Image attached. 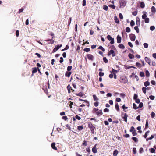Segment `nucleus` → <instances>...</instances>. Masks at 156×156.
<instances>
[{"label": "nucleus", "mask_w": 156, "mask_h": 156, "mask_svg": "<svg viewBox=\"0 0 156 156\" xmlns=\"http://www.w3.org/2000/svg\"><path fill=\"white\" fill-rule=\"evenodd\" d=\"M143 13L144 14L142 16V18L145 20L144 21L146 23H148L149 22V19L148 18H147V12L145 11H143Z\"/></svg>", "instance_id": "nucleus-1"}, {"label": "nucleus", "mask_w": 156, "mask_h": 156, "mask_svg": "<svg viewBox=\"0 0 156 156\" xmlns=\"http://www.w3.org/2000/svg\"><path fill=\"white\" fill-rule=\"evenodd\" d=\"M88 127L90 129L91 133L92 134L94 133V131L95 127L93 125L91 122H88Z\"/></svg>", "instance_id": "nucleus-2"}, {"label": "nucleus", "mask_w": 156, "mask_h": 156, "mask_svg": "<svg viewBox=\"0 0 156 156\" xmlns=\"http://www.w3.org/2000/svg\"><path fill=\"white\" fill-rule=\"evenodd\" d=\"M120 7L121 8L124 7L126 4V2L125 0H121L119 1Z\"/></svg>", "instance_id": "nucleus-3"}, {"label": "nucleus", "mask_w": 156, "mask_h": 156, "mask_svg": "<svg viewBox=\"0 0 156 156\" xmlns=\"http://www.w3.org/2000/svg\"><path fill=\"white\" fill-rule=\"evenodd\" d=\"M62 46V44L60 45H58L55 46V48L53 49L52 51V53H54L57 50L59 49Z\"/></svg>", "instance_id": "nucleus-4"}, {"label": "nucleus", "mask_w": 156, "mask_h": 156, "mask_svg": "<svg viewBox=\"0 0 156 156\" xmlns=\"http://www.w3.org/2000/svg\"><path fill=\"white\" fill-rule=\"evenodd\" d=\"M107 38L108 40L111 41V42H110V44H112L114 43V38H112L110 35L107 36Z\"/></svg>", "instance_id": "nucleus-5"}, {"label": "nucleus", "mask_w": 156, "mask_h": 156, "mask_svg": "<svg viewBox=\"0 0 156 156\" xmlns=\"http://www.w3.org/2000/svg\"><path fill=\"white\" fill-rule=\"evenodd\" d=\"M97 144H96L92 148V151L94 153H96L98 152V148H96Z\"/></svg>", "instance_id": "nucleus-6"}, {"label": "nucleus", "mask_w": 156, "mask_h": 156, "mask_svg": "<svg viewBox=\"0 0 156 156\" xmlns=\"http://www.w3.org/2000/svg\"><path fill=\"white\" fill-rule=\"evenodd\" d=\"M129 37H130V40L132 41H134L136 38V36L135 35L133 34H131L129 35Z\"/></svg>", "instance_id": "nucleus-7"}, {"label": "nucleus", "mask_w": 156, "mask_h": 156, "mask_svg": "<svg viewBox=\"0 0 156 156\" xmlns=\"http://www.w3.org/2000/svg\"><path fill=\"white\" fill-rule=\"evenodd\" d=\"M67 88L68 90V92L69 94L70 93H71V90H72V91L73 92H74V90H73V89L70 86L69 84L67 87Z\"/></svg>", "instance_id": "nucleus-8"}, {"label": "nucleus", "mask_w": 156, "mask_h": 156, "mask_svg": "<svg viewBox=\"0 0 156 156\" xmlns=\"http://www.w3.org/2000/svg\"><path fill=\"white\" fill-rule=\"evenodd\" d=\"M120 81L121 82L125 83L127 82V80L126 77L122 76L120 78Z\"/></svg>", "instance_id": "nucleus-9"}, {"label": "nucleus", "mask_w": 156, "mask_h": 156, "mask_svg": "<svg viewBox=\"0 0 156 156\" xmlns=\"http://www.w3.org/2000/svg\"><path fill=\"white\" fill-rule=\"evenodd\" d=\"M111 54H112L113 57H114L115 56V53L114 51L112 50H111L108 52V55H110Z\"/></svg>", "instance_id": "nucleus-10"}, {"label": "nucleus", "mask_w": 156, "mask_h": 156, "mask_svg": "<svg viewBox=\"0 0 156 156\" xmlns=\"http://www.w3.org/2000/svg\"><path fill=\"white\" fill-rule=\"evenodd\" d=\"M87 56L88 59L90 60L93 61L94 58L92 55L90 54H89L87 55Z\"/></svg>", "instance_id": "nucleus-11"}, {"label": "nucleus", "mask_w": 156, "mask_h": 156, "mask_svg": "<svg viewBox=\"0 0 156 156\" xmlns=\"http://www.w3.org/2000/svg\"><path fill=\"white\" fill-rule=\"evenodd\" d=\"M128 117V115L126 113H125L124 114H122V118L126 122H127V118Z\"/></svg>", "instance_id": "nucleus-12"}, {"label": "nucleus", "mask_w": 156, "mask_h": 156, "mask_svg": "<svg viewBox=\"0 0 156 156\" xmlns=\"http://www.w3.org/2000/svg\"><path fill=\"white\" fill-rule=\"evenodd\" d=\"M144 59H145V61L147 63L149 64V65H151V61L149 58H148L147 57H146Z\"/></svg>", "instance_id": "nucleus-13"}, {"label": "nucleus", "mask_w": 156, "mask_h": 156, "mask_svg": "<svg viewBox=\"0 0 156 156\" xmlns=\"http://www.w3.org/2000/svg\"><path fill=\"white\" fill-rule=\"evenodd\" d=\"M96 114L98 116L102 115L103 114L102 111L101 110H99L96 112Z\"/></svg>", "instance_id": "nucleus-14"}, {"label": "nucleus", "mask_w": 156, "mask_h": 156, "mask_svg": "<svg viewBox=\"0 0 156 156\" xmlns=\"http://www.w3.org/2000/svg\"><path fill=\"white\" fill-rule=\"evenodd\" d=\"M111 72L112 73H113L114 74V78L115 79H116V75L115 73L117 72V70H115L113 69H112V71Z\"/></svg>", "instance_id": "nucleus-15"}, {"label": "nucleus", "mask_w": 156, "mask_h": 156, "mask_svg": "<svg viewBox=\"0 0 156 156\" xmlns=\"http://www.w3.org/2000/svg\"><path fill=\"white\" fill-rule=\"evenodd\" d=\"M45 41L47 42L50 41V42L49 43V44H53L54 42V40H53L52 39H48L47 40H46Z\"/></svg>", "instance_id": "nucleus-16"}, {"label": "nucleus", "mask_w": 156, "mask_h": 156, "mask_svg": "<svg viewBox=\"0 0 156 156\" xmlns=\"http://www.w3.org/2000/svg\"><path fill=\"white\" fill-rule=\"evenodd\" d=\"M72 73L71 72L66 71L65 73V76L66 77H69Z\"/></svg>", "instance_id": "nucleus-17"}, {"label": "nucleus", "mask_w": 156, "mask_h": 156, "mask_svg": "<svg viewBox=\"0 0 156 156\" xmlns=\"http://www.w3.org/2000/svg\"><path fill=\"white\" fill-rule=\"evenodd\" d=\"M55 143H52L51 145L52 148L55 150H57V148L55 146Z\"/></svg>", "instance_id": "nucleus-18"}, {"label": "nucleus", "mask_w": 156, "mask_h": 156, "mask_svg": "<svg viewBox=\"0 0 156 156\" xmlns=\"http://www.w3.org/2000/svg\"><path fill=\"white\" fill-rule=\"evenodd\" d=\"M76 95L77 96H78L80 97H82L84 95V94L83 92H80L78 94H76Z\"/></svg>", "instance_id": "nucleus-19"}, {"label": "nucleus", "mask_w": 156, "mask_h": 156, "mask_svg": "<svg viewBox=\"0 0 156 156\" xmlns=\"http://www.w3.org/2000/svg\"><path fill=\"white\" fill-rule=\"evenodd\" d=\"M151 12L153 13H155L156 12V10L155 7L153 6L151 8Z\"/></svg>", "instance_id": "nucleus-20"}, {"label": "nucleus", "mask_w": 156, "mask_h": 156, "mask_svg": "<svg viewBox=\"0 0 156 156\" xmlns=\"http://www.w3.org/2000/svg\"><path fill=\"white\" fill-rule=\"evenodd\" d=\"M37 69L36 67H34L32 68V73L33 74L36 73L37 72Z\"/></svg>", "instance_id": "nucleus-21"}, {"label": "nucleus", "mask_w": 156, "mask_h": 156, "mask_svg": "<svg viewBox=\"0 0 156 156\" xmlns=\"http://www.w3.org/2000/svg\"><path fill=\"white\" fill-rule=\"evenodd\" d=\"M118 47L121 49H124L125 48L124 46L122 44H120L118 45Z\"/></svg>", "instance_id": "nucleus-22"}, {"label": "nucleus", "mask_w": 156, "mask_h": 156, "mask_svg": "<svg viewBox=\"0 0 156 156\" xmlns=\"http://www.w3.org/2000/svg\"><path fill=\"white\" fill-rule=\"evenodd\" d=\"M121 42V38L120 36L118 35V43H120Z\"/></svg>", "instance_id": "nucleus-23"}, {"label": "nucleus", "mask_w": 156, "mask_h": 156, "mask_svg": "<svg viewBox=\"0 0 156 156\" xmlns=\"http://www.w3.org/2000/svg\"><path fill=\"white\" fill-rule=\"evenodd\" d=\"M93 98L94 100V101L98 100H99L98 98L95 95V94L93 95Z\"/></svg>", "instance_id": "nucleus-24"}, {"label": "nucleus", "mask_w": 156, "mask_h": 156, "mask_svg": "<svg viewBox=\"0 0 156 156\" xmlns=\"http://www.w3.org/2000/svg\"><path fill=\"white\" fill-rule=\"evenodd\" d=\"M150 83L149 82L147 81H146L144 83V85L145 87H147V86L149 85Z\"/></svg>", "instance_id": "nucleus-25"}, {"label": "nucleus", "mask_w": 156, "mask_h": 156, "mask_svg": "<svg viewBox=\"0 0 156 156\" xmlns=\"http://www.w3.org/2000/svg\"><path fill=\"white\" fill-rule=\"evenodd\" d=\"M83 128V126H78L77 127V129L79 130H81Z\"/></svg>", "instance_id": "nucleus-26"}, {"label": "nucleus", "mask_w": 156, "mask_h": 156, "mask_svg": "<svg viewBox=\"0 0 156 156\" xmlns=\"http://www.w3.org/2000/svg\"><path fill=\"white\" fill-rule=\"evenodd\" d=\"M124 67L126 69H127L131 68V66H129L127 65H124Z\"/></svg>", "instance_id": "nucleus-27"}, {"label": "nucleus", "mask_w": 156, "mask_h": 156, "mask_svg": "<svg viewBox=\"0 0 156 156\" xmlns=\"http://www.w3.org/2000/svg\"><path fill=\"white\" fill-rule=\"evenodd\" d=\"M133 107L134 109H137L139 108V107L137 106L135 103H133Z\"/></svg>", "instance_id": "nucleus-28"}, {"label": "nucleus", "mask_w": 156, "mask_h": 156, "mask_svg": "<svg viewBox=\"0 0 156 156\" xmlns=\"http://www.w3.org/2000/svg\"><path fill=\"white\" fill-rule=\"evenodd\" d=\"M146 76L147 77H149L150 76V73L148 70H147L145 72Z\"/></svg>", "instance_id": "nucleus-29"}, {"label": "nucleus", "mask_w": 156, "mask_h": 156, "mask_svg": "<svg viewBox=\"0 0 156 156\" xmlns=\"http://www.w3.org/2000/svg\"><path fill=\"white\" fill-rule=\"evenodd\" d=\"M142 90L144 93L145 94L146 93L147 88L146 87H143V88H142Z\"/></svg>", "instance_id": "nucleus-30"}, {"label": "nucleus", "mask_w": 156, "mask_h": 156, "mask_svg": "<svg viewBox=\"0 0 156 156\" xmlns=\"http://www.w3.org/2000/svg\"><path fill=\"white\" fill-rule=\"evenodd\" d=\"M134 29L135 30H136L137 32V33H138L139 32V29L138 28V26H135L134 27Z\"/></svg>", "instance_id": "nucleus-31"}, {"label": "nucleus", "mask_w": 156, "mask_h": 156, "mask_svg": "<svg viewBox=\"0 0 156 156\" xmlns=\"http://www.w3.org/2000/svg\"><path fill=\"white\" fill-rule=\"evenodd\" d=\"M99 110L98 109L96 108H94L92 110V112L93 113L97 112Z\"/></svg>", "instance_id": "nucleus-32"}, {"label": "nucleus", "mask_w": 156, "mask_h": 156, "mask_svg": "<svg viewBox=\"0 0 156 156\" xmlns=\"http://www.w3.org/2000/svg\"><path fill=\"white\" fill-rule=\"evenodd\" d=\"M103 9L105 11H107L108 10V6L105 5L103 6Z\"/></svg>", "instance_id": "nucleus-33"}, {"label": "nucleus", "mask_w": 156, "mask_h": 156, "mask_svg": "<svg viewBox=\"0 0 156 156\" xmlns=\"http://www.w3.org/2000/svg\"><path fill=\"white\" fill-rule=\"evenodd\" d=\"M83 51H84L88 52L90 51V48H85L83 49Z\"/></svg>", "instance_id": "nucleus-34"}, {"label": "nucleus", "mask_w": 156, "mask_h": 156, "mask_svg": "<svg viewBox=\"0 0 156 156\" xmlns=\"http://www.w3.org/2000/svg\"><path fill=\"white\" fill-rule=\"evenodd\" d=\"M140 7L141 8H144L145 6V4L144 2H142L140 3Z\"/></svg>", "instance_id": "nucleus-35"}, {"label": "nucleus", "mask_w": 156, "mask_h": 156, "mask_svg": "<svg viewBox=\"0 0 156 156\" xmlns=\"http://www.w3.org/2000/svg\"><path fill=\"white\" fill-rule=\"evenodd\" d=\"M103 60L104 61V62H105V63H106L108 62V60L105 57H104L103 58Z\"/></svg>", "instance_id": "nucleus-36"}, {"label": "nucleus", "mask_w": 156, "mask_h": 156, "mask_svg": "<svg viewBox=\"0 0 156 156\" xmlns=\"http://www.w3.org/2000/svg\"><path fill=\"white\" fill-rule=\"evenodd\" d=\"M151 115L152 118H154L155 116V113L153 112H152L151 113Z\"/></svg>", "instance_id": "nucleus-37"}, {"label": "nucleus", "mask_w": 156, "mask_h": 156, "mask_svg": "<svg viewBox=\"0 0 156 156\" xmlns=\"http://www.w3.org/2000/svg\"><path fill=\"white\" fill-rule=\"evenodd\" d=\"M82 145L86 146L87 145V142L85 140H84L83 143L82 144Z\"/></svg>", "instance_id": "nucleus-38"}, {"label": "nucleus", "mask_w": 156, "mask_h": 156, "mask_svg": "<svg viewBox=\"0 0 156 156\" xmlns=\"http://www.w3.org/2000/svg\"><path fill=\"white\" fill-rule=\"evenodd\" d=\"M128 56H129V58H133L134 57V55H132V54H130V53L128 55Z\"/></svg>", "instance_id": "nucleus-39"}, {"label": "nucleus", "mask_w": 156, "mask_h": 156, "mask_svg": "<svg viewBox=\"0 0 156 156\" xmlns=\"http://www.w3.org/2000/svg\"><path fill=\"white\" fill-rule=\"evenodd\" d=\"M150 151L151 153H154L155 152V150L154 148H151Z\"/></svg>", "instance_id": "nucleus-40"}, {"label": "nucleus", "mask_w": 156, "mask_h": 156, "mask_svg": "<svg viewBox=\"0 0 156 156\" xmlns=\"http://www.w3.org/2000/svg\"><path fill=\"white\" fill-rule=\"evenodd\" d=\"M126 31L127 32H129L130 31V29L129 27H127L126 28Z\"/></svg>", "instance_id": "nucleus-41"}, {"label": "nucleus", "mask_w": 156, "mask_h": 156, "mask_svg": "<svg viewBox=\"0 0 156 156\" xmlns=\"http://www.w3.org/2000/svg\"><path fill=\"white\" fill-rule=\"evenodd\" d=\"M155 27L154 26H151L150 27V29L151 31H153L155 29Z\"/></svg>", "instance_id": "nucleus-42"}, {"label": "nucleus", "mask_w": 156, "mask_h": 156, "mask_svg": "<svg viewBox=\"0 0 156 156\" xmlns=\"http://www.w3.org/2000/svg\"><path fill=\"white\" fill-rule=\"evenodd\" d=\"M98 49L101 50L103 51H104L105 49L102 47V46H100L98 48Z\"/></svg>", "instance_id": "nucleus-43"}, {"label": "nucleus", "mask_w": 156, "mask_h": 156, "mask_svg": "<svg viewBox=\"0 0 156 156\" xmlns=\"http://www.w3.org/2000/svg\"><path fill=\"white\" fill-rule=\"evenodd\" d=\"M119 16L121 20H122L123 19V16L122 14L119 13Z\"/></svg>", "instance_id": "nucleus-44"}, {"label": "nucleus", "mask_w": 156, "mask_h": 156, "mask_svg": "<svg viewBox=\"0 0 156 156\" xmlns=\"http://www.w3.org/2000/svg\"><path fill=\"white\" fill-rule=\"evenodd\" d=\"M136 148H133V152L134 154H136Z\"/></svg>", "instance_id": "nucleus-45"}, {"label": "nucleus", "mask_w": 156, "mask_h": 156, "mask_svg": "<svg viewBox=\"0 0 156 156\" xmlns=\"http://www.w3.org/2000/svg\"><path fill=\"white\" fill-rule=\"evenodd\" d=\"M130 25L131 26H133L135 25L134 21L133 20H131L130 22Z\"/></svg>", "instance_id": "nucleus-46"}, {"label": "nucleus", "mask_w": 156, "mask_h": 156, "mask_svg": "<svg viewBox=\"0 0 156 156\" xmlns=\"http://www.w3.org/2000/svg\"><path fill=\"white\" fill-rule=\"evenodd\" d=\"M132 139L135 142H137L138 141L136 137H132Z\"/></svg>", "instance_id": "nucleus-47"}, {"label": "nucleus", "mask_w": 156, "mask_h": 156, "mask_svg": "<svg viewBox=\"0 0 156 156\" xmlns=\"http://www.w3.org/2000/svg\"><path fill=\"white\" fill-rule=\"evenodd\" d=\"M134 130H135V129H134V127L133 126L131 127V128H130V132H133V131H134Z\"/></svg>", "instance_id": "nucleus-48"}, {"label": "nucleus", "mask_w": 156, "mask_h": 156, "mask_svg": "<svg viewBox=\"0 0 156 156\" xmlns=\"http://www.w3.org/2000/svg\"><path fill=\"white\" fill-rule=\"evenodd\" d=\"M99 105V102L98 101L95 102L94 103V105L95 107H97Z\"/></svg>", "instance_id": "nucleus-49"}, {"label": "nucleus", "mask_w": 156, "mask_h": 156, "mask_svg": "<svg viewBox=\"0 0 156 156\" xmlns=\"http://www.w3.org/2000/svg\"><path fill=\"white\" fill-rule=\"evenodd\" d=\"M108 6L109 7L112 8L113 9H115V6L113 5H109Z\"/></svg>", "instance_id": "nucleus-50"}, {"label": "nucleus", "mask_w": 156, "mask_h": 156, "mask_svg": "<svg viewBox=\"0 0 156 156\" xmlns=\"http://www.w3.org/2000/svg\"><path fill=\"white\" fill-rule=\"evenodd\" d=\"M149 131H148L145 133V134L144 136V137L145 138H146V137L148 136V134L149 133Z\"/></svg>", "instance_id": "nucleus-51"}, {"label": "nucleus", "mask_w": 156, "mask_h": 156, "mask_svg": "<svg viewBox=\"0 0 156 156\" xmlns=\"http://www.w3.org/2000/svg\"><path fill=\"white\" fill-rule=\"evenodd\" d=\"M144 47L145 48H147L148 47V44L147 43H144L143 44Z\"/></svg>", "instance_id": "nucleus-52"}, {"label": "nucleus", "mask_w": 156, "mask_h": 156, "mask_svg": "<svg viewBox=\"0 0 156 156\" xmlns=\"http://www.w3.org/2000/svg\"><path fill=\"white\" fill-rule=\"evenodd\" d=\"M62 119L64 120L65 121H66L67 119L68 118L66 116H63L62 117Z\"/></svg>", "instance_id": "nucleus-53"}, {"label": "nucleus", "mask_w": 156, "mask_h": 156, "mask_svg": "<svg viewBox=\"0 0 156 156\" xmlns=\"http://www.w3.org/2000/svg\"><path fill=\"white\" fill-rule=\"evenodd\" d=\"M136 66L140 68L141 67V64L139 62H136Z\"/></svg>", "instance_id": "nucleus-54"}, {"label": "nucleus", "mask_w": 156, "mask_h": 156, "mask_svg": "<svg viewBox=\"0 0 156 156\" xmlns=\"http://www.w3.org/2000/svg\"><path fill=\"white\" fill-rule=\"evenodd\" d=\"M137 11H135L132 12V14L134 16H136L137 15Z\"/></svg>", "instance_id": "nucleus-55"}, {"label": "nucleus", "mask_w": 156, "mask_h": 156, "mask_svg": "<svg viewBox=\"0 0 156 156\" xmlns=\"http://www.w3.org/2000/svg\"><path fill=\"white\" fill-rule=\"evenodd\" d=\"M140 75L141 77H143L144 76V73L143 72H140Z\"/></svg>", "instance_id": "nucleus-56"}, {"label": "nucleus", "mask_w": 156, "mask_h": 156, "mask_svg": "<svg viewBox=\"0 0 156 156\" xmlns=\"http://www.w3.org/2000/svg\"><path fill=\"white\" fill-rule=\"evenodd\" d=\"M72 68V66H68L67 67V70L68 71L70 72L69 71H70Z\"/></svg>", "instance_id": "nucleus-57"}, {"label": "nucleus", "mask_w": 156, "mask_h": 156, "mask_svg": "<svg viewBox=\"0 0 156 156\" xmlns=\"http://www.w3.org/2000/svg\"><path fill=\"white\" fill-rule=\"evenodd\" d=\"M113 155L114 156H116L117 155V150H115L113 152Z\"/></svg>", "instance_id": "nucleus-58"}, {"label": "nucleus", "mask_w": 156, "mask_h": 156, "mask_svg": "<svg viewBox=\"0 0 156 156\" xmlns=\"http://www.w3.org/2000/svg\"><path fill=\"white\" fill-rule=\"evenodd\" d=\"M139 153H142L144 152L143 149L142 147H141L139 149Z\"/></svg>", "instance_id": "nucleus-59"}, {"label": "nucleus", "mask_w": 156, "mask_h": 156, "mask_svg": "<svg viewBox=\"0 0 156 156\" xmlns=\"http://www.w3.org/2000/svg\"><path fill=\"white\" fill-rule=\"evenodd\" d=\"M104 75V73L103 72H100L99 73V75L100 76H102Z\"/></svg>", "instance_id": "nucleus-60"}, {"label": "nucleus", "mask_w": 156, "mask_h": 156, "mask_svg": "<svg viewBox=\"0 0 156 156\" xmlns=\"http://www.w3.org/2000/svg\"><path fill=\"white\" fill-rule=\"evenodd\" d=\"M24 9L23 8H21V9H20L18 11V13L19 14L21 13V12H22L23 11Z\"/></svg>", "instance_id": "nucleus-61"}, {"label": "nucleus", "mask_w": 156, "mask_h": 156, "mask_svg": "<svg viewBox=\"0 0 156 156\" xmlns=\"http://www.w3.org/2000/svg\"><path fill=\"white\" fill-rule=\"evenodd\" d=\"M150 98L152 100L154 99L155 97L154 96L151 95L149 96Z\"/></svg>", "instance_id": "nucleus-62"}, {"label": "nucleus", "mask_w": 156, "mask_h": 156, "mask_svg": "<svg viewBox=\"0 0 156 156\" xmlns=\"http://www.w3.org/2000/svg\"><path fill=\"white\" fill-rule=\"evenodd\" d=\"M138 96L136 94H134L133 96V99L134 100H135L137 99Z\"/></svg>", "instance_id": "nucleus-63"}, {"label": "nucleus", "mask_w": 156, "mask_h": 156, "mask_svg": "<svg viewBox=\"0 0 156 156\" xmlns=\"http://www.w3.org/2000/svg\"><path fill=\"white\" fill-rule=\"evenodd\" d=\"M120 96L122 98H124L125 97V94H124L121 93L120 94Z\"/></svg>", "instance_id": "nucleus-64"}]
</instances>
